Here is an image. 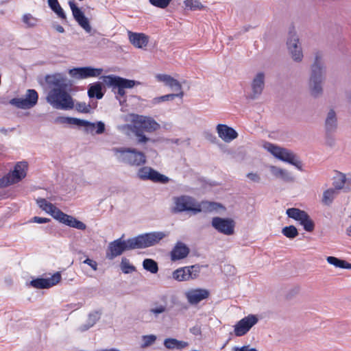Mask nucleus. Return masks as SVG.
<instances>
[{"label":"nucleus","mask_w":351,"mask_h":351,"mask_svg":"<svg viewBox=\"0 0 351 351\" xmlns=\"http://www.w3.org/2000/svg\"><path fill=\"white\" fill-rule=\"evenodd\" d=\"M269 169L271 174L276 178H280L287 182L293 181L291 173L285 169L273 165L270 166Z\"/></svg>","instance_id":"nucleus-27"},{"label":"nucleus","mask_w":351,"mask_h":351,"mask_svg":"<svg viewBox=\"0 0 351 351\" xmlns=\"http://www.w3.org/2000/svg\"><path fill=\"white\" fill-rule=\"evenodd\" d=\"M61 280V274L55 273L51 278H37L29 282V285L36 289H49L57 285Z\"/></svg>","instance_id":"nucleus-16"},{"label":"nucleus","mask_w":351,"mask_h":351,"mask_svg":"<svg viewBox=\"0 0 351 351\" xmlns=\"http://www.w3.org/2000/svg\"><path fill=\"white\" fill-rule=\"evenodd\" d=\"M347 182L346 175L342 173H339L337 176L334 178L332 185L335 190H341L344 188V186Z\"/></svg>","instance_id":"nucleus-36"},{"label":"nucleus","mask_w":351,"mask_h":351,"mask_svg":"<svg viewBox=\"0 0 351 351\" xmlns=\"http://www.w3.org/2000/svg\"><path fill=\"white\" fill-rule=\"evenodd\" d=\"M16 184L10 173L0 179V187L3 188Z\"/></svg>","instance_id":"nucleus-48"},{"label":"nucleus","mask_w":351,"mask_h":351,"mask_svg":"<svg viewBox=\"0 0 351 351\" xmlns=\"http://www.w3.org/2000/svg\"><path fill=\"white\" fill-rule=\"evenodd\" d=\"M258 321V319L255 315L251 314L243 317L234 325V335L237 337L246 335Z\"/></svg>","instance_id":"nucleus-13"},{"label":"nucleus","mask_w":351,"mask_h":351,"mask_svg":"<svg viewBox=\"0 0 351 351\" xmlns=\"http://www.w3.org/2000/svg\"><path fill=\"white\" fill-rule=\"evenodd\" d=\"M167 236L168 233L165 232H151L123 240L124 235H123L121 238L108 244L106 252V258L111 261L125 251L154 246Z\"/></svg>","instance_id":"nucleus-1"},{"label":"nucleus","mask_w":351,"mask_h":351,"mask_svg":"<svg viewBox=\"0 0 351 351\" xmlns=\"http://www.w3.org/2000/svg\"><path fill=\"white\" fill-rule=\"evenodd\" d=\"M265 147L276 158L285 162H287L293 154L289 149L280 147L271 143H267Z\"/></svg>","instance_id":"nucleus-20"},{"label":"nucleus","mask_w":351,"mask_h":351,"mask_svg":"<svg viewBox=\"0 0 351 351\" xmlns=\"http://www.w3.org/2000/svg\"><path fill=\"white\" fill-rule=\"evenodd\" d=\"M212 226L219 232L226 235H232L234 232L235 223L230 218L213 217Z\"/></svg>","instance_id":"nucleus-12"},{"label":"nucleus","mask_w":351,"mask_h":351,"mask_svg":"<svg viewBox=\"0 0 351 351\" xmlns=\"http://www.w3.org/2000/svg\"><path fill=\"white\" fill-rule=\"evenodd\" d=\"M183 95H184L183 91H180V93H178L167 94L165 95L156 97L153 98L149 101V104L151 106H154L160 104L162 102L173 100L176 97L182 98L183 97Z\"/></svg>","instance_id":"nucleus-29"},{"label":"nucleus","mask_w":351,"mask_h":351,"mask_svg":"<svg viewBox=\"0 0 351 351\" xmlns=\"http://www.w3.org/2000/svg\"><path fill=\"white\" fill-rule=\"evenodd\" d=\"M129 40L130 43L137 48H143L148 43V37L142 33H132L129 32Z\"/></svg>","instance_id":"nucleus-25"},{"label":"nucleus","mask_w":351,"mask_h":351,"mask_svg":"<svg viewBox=\"0 0 351 351\" xmlns=\"http://www.w3.org/2000/svg\"><path fill=\"white\" fill-rule=\"evenodd\" d=\"M83 263L88 265L95 271L97 269V263L93 260L88 258L83 261Z\"/></svg>","instance_id":"nucleus-57"},{"label":"nucleus","mask_w":351,"mask_h":351,"mask_svg":"<svg viewBox=\"0 0 351 351\" xmlns=\"http://www.w3.org/2000/svg\"><path fill=\"white\" fill-rule=\"evenodd\" d=\"M64 224L80 230H84L86 228V225L84 223L71 215H68Z\"/></svg>","instance_id":"nucleus-33"},{"label":"nucleus","mask_w":351,"mask_h":351,"mask_svg":"<svg viewBox=\"0 0 351 351\" xmlns=\"http://www.w3.org/2000/svg\"><path fill=\"white\" fill-rule=\"evenodd\" d=\"M200 271L198 265H191L179 268L173 272V279L178 281H186L191 279L196 278Z\"/></svg>","instance_id":"nucleus-14"},{"label":"nucleus","mask_w":351,"mask_h":351,"mask_svg":"<svg viewBox=\"0 0 351 351\" xmlns=\"http://www.w3.org/2000/svg\"><path fill=\"white\" fill-rule=\"evenodd\" d=\"M56 121L60 123L85 127V132L86 133H90L91 134H101L106 130L105 123L101 121H97L96 123H92L86 120L74 117H60L57 118Z\"/></svg>","instance_id":"nucleus-6"},{"label":"nucleus","mask_w":351,"mask_h":351,"mask_svg":"<svg viewBox=\"0 0 351 351\" xmlns=\"http://www.w3.org/2000/svg\"><path fill=\"white\" fill-rule=\"evenodd\" d=\"M332 133H328L326 132V145L330 147L335 146V139L332 135Z\"/></svg>","instance_id":"nucleus-52"},{"label":"nucleus","mask_w":351,"mask_h":351,"mask_svg":"<svg viewBox=\"0 0 351 351\" xmlns=\"http://www.w3.org/2000/svg\"><path fill=\"white\" fill-rule=\"evenodd\" d=\"M91 327H93V326L86 322V324L80 326L78 328V330L82 332H85V331L88 330L89 328H90Z\"/></svg>","instance_id":"nucleus-62"},{"label":"nucleus","mask_w":351,"mask_h":351,"mask_svg":"<svg viewBox=\"0 0 351 351\" xmlns=\"http://www.w3.org/2000/svg\"><path fill=\"white\" fill-rule=\"evenodd\" d=\"M204 134H205V137L207 140L210 141L212 143L215 142L217 138L213 134L209 133V132H205Z\"/></svg>","instance_id":"nucleus-61"},{"label":"nucleus","mask_w":351,"mask_h":351,"mask_svg":"<svg viewBox=\"0 0 351 351\" xmlns=\"http://www.w3.org/2000/svg\"><path fill=\"white\" fill-rule=\"evenodd\" d=\"M184 3L186 8L191 10H200L204 8V5L199 0H185Z\"/></svg>","instance_id":"nucleus-41"},{"label":"nucleus","mask_w":351,"mask_h":351,"mask_svg":"<svg viewBox=\"0 0 351 351\" xmlns=\"http://www.w3.org/2000/svg\"><path fill=\"white\" fill-rule=\"evenodd\" d=\"M133 121L134 129L147 132H155L160 128V124L150 117L136 115Z\"/></svg>","instance_id":"nucleus-10"},{"label":"nucleus","mask_w":351,"mask_h":351,"mask_svg":"<svg viewBox=\"0 0 351 351\" xmlns=\"http://www.w3.org/2000/svg\"><path fill=\"white\" fill-rule=\"evenodd\" d=\"M300 223L306 232H313L315 228V223L307 213L300 220Z\"/></svg>","instance_id":"nucleus-37"},{"label":"nucleus","mask_w":351,"mask_h":351,"mask_svg":"<svg viewBox=\"0 0 351 351\" xmlns=\"http://www.w3.org/2000/svg\"><path fill=\"white\" fill-rule=\"evenodd\" d=\"M38 100V94L34 89H27L25 98H13L10 104L20 109H30L34 107Z\"/></svg>","instance_id":"nucleus-8"},{"label":"nucleus","mask_w":351,"mask_h":351,"mask_svg":"<svg viewBox=\"0 0 351 351\" xmlns=\"http://www.w3.org/2000/svg\"><path fill=\"white\" fill-rule=\"evenodd\" d=\"M47 101L56 109L67 110L74 108V101L66 89H51L48 93Z\"/></svg>","instance_id":"nucleus-4"},{"label":"nucleus","mask_w":351,"mask_h":351,"mask_svg":"<svg viewBox=\"0 0 351 351\" xmlns=\"http://www.w3.org/2000/svg\"><path fill=\"white\" fill-rule=\"evenodd\" d=\"M112 87V90L116 94V98L119 99V103L122 104L126 100L125 99V88H121L119 86H110Z\"/></svg>","instance_id":"nucleus-43"},{"label":"nucleus","mask_w":351,"mask_h":351,"mask_svg":"<svg viewBox=\"0 0 351 351\" xmlns=\"http://www.w3.org/2000/svg\"><path fill=\"white\" fill-rule=\"evenodd\" d=\"M112 152L117 161L131 167H141L147 162L145 154L136 148L113 147Z\"/></svg>","instance_id":"nucleus-3"},{"label":"nucleus","mask_w":351,"mask_h":351,"mask_svg":"<svg viewBox=\"0 0 351 351\" xmlns=\"http://www.w3.org/2000/svg\"><path fill=\"white\" fill-rule=\"evenodd\" d=\"M337 194L336 190L332 188L324 191L322 198V204L326 206L331 205Z\"/></svg>","instance_id":"nucleus-32"},{"label":"nucleus","mask_w":351,"mask_h":351,"mask_svg":"<svg viewBox=\"0 0 351 351\" xmlns=\"http://www.w3.org/2000/svg\"><path fill=\"white\" fill-rule=\"evenodd\" d=\"M102 78L104 83L107 86H119L121 88H131L135 85L140 84L139 82L123 78L113 75L103 76Z\"/></svg>","instance_id":"nucleus-15"},{"label":"nucleus","mask_w":351,"mask_h":351,"mask_svg":"<svg viewBox=\"0 0 351 351\" xmlns=\"http://www.w3.org/2000/svg\"><path fill=\"white\" fill-rule=\"evenodd\" d=\"M74 106L75 107V109L77 111H78L79 112H82V113H89L90 112V104H86L85 102H77L75 106L74 105Z\"/></svg>","instance_id":"nucleus-47"},{"label":"nucleus","mask_w":351,"mask_h":351,"mask_svg":"<svg viewBox=\"0 0 351 351\" xmlns=\"http://www.w3.org/2000/svg\"><path fill=\"white\" fill-rule=\"evenodd\" d=\"M185 295L189 303L195 305L208 298L210 292L205 289H197L188 291Z\"/></svg>","instance_id":"nucleus-19"},{"label":"nucleus","mask_w":351,"mask_h":351,"mask_svg":"<svg viewBox=\"0 0 351 351\" xmlns=\"http://www.w3.org/2000/svg\"><path fill=\"white\" fill-rule=\"evenodd\" d=\"M103 84L101 82H97L90 84L88 88V95L90 98H97L101 99L104 95L102 91Z\"/></svg>","instance_id":"nucleus-28"},{"label":"nucleus","mask_w":351,"mask_h":351,"mask_svg":"<svg viewBox=\"0 0 351 351\" xmlns=\"http://www.w3.org/2000/svg\"><path fill=\"white\" fill-rule=\"evenodd\" d=\"M326 66L323 60V54L320 51L315 53L313 63L311 66L308 80V88L311 95L314 98L323 94V83L325 80Z\"/></svg>","instance_id":"nucleus-2"},{"label":"nucleus","mask_w":351,"mask_h":351,"mask_svg":"<svg viewBox=\"0 0 351 351\" xmlns=\"http://www.w3.org/2000/svg\"><path fill=\"white\" fill-rule=\"evenodd\" d=\"M71 9L73 18L86 32H91L92 27L88 19L85 16L84 12L75 5L73 1L69 2Z\"/></svg>","instance_id":"nucleus-18"},{"label":"nucleus","mask_w":351,"mask_h":351,"mask_svg":"<svg viewBox=\"0 0 351 351\" xmlns=\"http://www.w3.org/2000/svg\"><path fill=\"white\" fill-rule=\"evenodd\" d=\"M282 233L290 239L295 238L299 234L298 229L293 225L284 227L282 230Z\"/></svg>","instance_id":"nucleus-39"},{"label":"nucleus","mask_w":351,"mask_h":351,"mask_svg":"<svg viewBox=\"0 0 351 351\" xmlns=\"http://www.w3.org/2000/svg\"><path fill=\"white\" fill-rule=\"evenodd\" d=\"M173 202L174 206L172 208V213H173L191 212L193 215H196L202 211V204L189 195L173 197Z\"/></svg>","instance_id":"nucleus-5"},{"label":"nucleus","mask_w":351,"mask_h":351,"mask_svg":"<svg viewBox=\"0 0 351 351\" xmlns=\"http://www.w3.org/2000/svg\"><path fill=\"white\" fill-rule=\"evenodd\" d=\"M104 70L101 68H94L92 66H82L71 69L69 74L75 79L83 80L88 77H99Z\"/></svg>","instance_id":"nucleus-11"},{"label":"nucleus","mask_w":351,"mask_h":351,"mask_svg":"<svg viewBox=\"0 0 351 351\" xmlns=\"http://www.w3.org/2000/svg\"><path fill=\"white\" fill-rule=\"evenodd\" d=\"M149 1L155 7L165 8L169 5L171 0H149Z\"/></svg>","instance_id":"nucleus-49"},{"label":"nucleus","mask_w":351,"mask_h":351,"mask_svg":"<svg viewBox=\"0 0 351 351\" xmlns=\"http://www.w3.org/2000/svg\"><path fill=\"white\" fill-rule=\"evenodd\" d=\"M189 343L184 341H179L173 338H167L164 341V346L167 349L173 350H182L188 346Z\"/></svg>","instance_id":"nucleus-30"},{"label":"nucleus","mask_w":351,"mask_h":351,"mask_svg":"<svg viewBox=\"0 0 351 351\" xmlns=\"http://www.w3.org/2000/svg\"><path fill=\"white\" fill-rule=\"evenodd\" d=\"M265 87V74L263 72L258 73L251 84L252 93L247 96L250 99H256L262 94Z\"/></svg>","instance_id":"nucleus-17"},{"label":"nucleus","mask_w":351,"mask_h":351,"mask_svg":"<svg viewBox=\"0 0 351 351\" xmlns=\"http://www.w3.org/2000/svg\"><path fill=\"white\" fill-rule=\"evenodd\" d=\"M136 176L141 180H151L154 182L161 184H167L169 181V178L167 176L147 166L141 167L138 170Z\"/></svg>","instance_id":"nucleus-9"},{"label":"nucleus","mask_w":351,"mask_h":351,"mask_svg":"<svg viewBox=\"0 0 351 351\" xmlns=\"http://www.w3.org/2000/svg\"><path fill=\"white\" fill-rule=\"evenodd\" d=\"M167 308L166 305L158 304L157 302L154 304V306L149 310L150 315H152L155 319L158 318L159 315L166 312Z\"/></svg>","instance_id":"nucleus-38"},{"label":"nucleus","mask_w":351,"mask_h":351,"mask_svg":"<svg viewBox=\"0 0 351 351\" xmlns=\"http://www.w3.org/2000/svg\"><path fill=\"white\" fill-rule=\"evenodd\" d=\"M326 260L329 264L332 265L336 267L348 269H351V263L337 257L328 256Z\"/></svg>","instance_id":"nucleus-31"},{"label":"nucleus","mask_w":351,"mask_h":351,"mask_svg":"<svg viewBox=\"0 0 351 351\" xmlns=\"http://www.w3.org/2000/svg\"><path fill=\"white\" fill-rule=\"evenodd\" d=\"M51 215L60 223H64L66 219L68 218L69 215L63 213L61 210L56 206Z\"/></svg>","instance_id":"nucleus-42"},{"label":"nucleus","mask_w":351,"mask_h":351,"mask_svg":"<svg viewBox=\"0 0 351 351\" xmlns=\"http://www.w3.org/2000/svg\"><path fill=\"white\" fill-rule=\"evenodd\" d=\"M56 208V206L51 204V203H49L47 204V206L45 207V211L47 212V213L49 214H51L52 211L53 210V209Z\"/></svg>","instance_id":"nucleus-63"},{"label":"nucleus","mask_w":351,"mask_h":351,"mask_svg":"<svg viewBox=\"0 0 351 351\" xmlns=\"http://www.w3.org/2000/svg\"><path fill=\"white\" fill-rule=\"evenodd\" d=\"M306 212L297 208H290L286 210V214L289 218L300 221Z\"/></svg>","instance_id":"nucleus-34"},{"label":"nucleus","mask_w":351,"mask_h":351,"mask_svg":"<svg viewBox=\"0 0 351 351\" xmlns=\"http://www.w3.org/2000/svg\"><path fill=\"white\" fill-rule=\"evenodd\" d=\"M156 78L158 81L165 82L167 86L169 85V82L173 79L172 77L166 74H158L156 75Z\"/></svg>","instance_id":"nucleus-53"},{"label":"nucleus","mask_w":351,"mask_h":351,"mask_svg":"<svg viewBox=\"0 0 351 351\" xmlns=\"http://www.w3.org/2000/svg\"><path fill=\"white\" fill-rule=\"evenodd\" d=\"M289 55L293 61L300 63L304 58L302 45L298 36L294 31H290L287 40Z\"/></svg>","instance_id":"nucleus-7"},{"label":"nucleus","mask_w":351,"mask_h":351,"mask_svg":"<svg viewBox=\"0 0 351 351\" xmlns=\"http://www.w3.org/2000/svg\"><path fill=\"white\" fill-rule=\"evenodd\" d=\"M143 267L144 269L152 274H156L158 271L157 262L152 258H145L143 262Z\"/></svg>","instance_id":"nucleus-35"},{"label":"nucleus","mask_w":351,"mask_h":351,"mask_svg":"<svg viewBox=\"0 0 351 351\" xmlns=\"http://www.w3.org/2000/svg\"><path fill=\"white\" fill-rule=\"evenodd\" d=\"M50 221L49 219L48 218H45V217H33L32 221L34 222V223H47Z\"/></svg>","instance_id":"nucleus-58"},{"label":"nucleus","mask_w":351,"mask_h":351,"mask_svg":"<svg viewBox=\"0 0 351 351\" xmlns=\"http://www.w3.org/2000/svg\"><path fill=\"white\" fill-rule=\"evenodd\" d=\"M190 332L194 335H200L202 333L201 327L199 325H195L190 328Z\"/></svg>","instance_id":"nucleus-60"},{"label":"nucleus","mask_w":351,"mask_h":351,"mask_svg":"<svg viewBox=\"0 0 351 351\" xmlns=\"http://www.w3.org/2000/svg\"><path fill=\"white\" fill-rule=\"evenodd\" d=\"M168 86L171 87L174 91H179V93H180V91H182L181 84L177 80L174 78L171 80Z\"/></svg>","instance_id":"nucleus-51"},{"label":"nucleus","mask_w":351,"mask_h":351,"mask_svg":"<svg viewBox=\"0 0 351 351\" xmlns=\"http://www.w3.org/2000/svg\"><path fill=\"white\" fill-rule=\"evenodd\" d=\"M36 202L38 205V206L42 208L43 210H45V207L47 206L48 204L50 202H48L44 198H39L36 200Z\"/></svg>","instance_id":"nucleus-59"},{"label":"nucleus","mask_w":351,"mask_h":351,"mask_svg":"<svg viewBox=\"0 0 351 351\" xmlns=\"http://www.w3.org/2000/svg\"><path fill=\"white\" fill-rule=\"evenodd\" d=\"M27 168V162L25 161L19 162L15 165L14 170L9 173L15 183H18L26 177Z\"/></svg>","instance_id":"nucleus-24"},{"label":"nucleus","mask_w":351,"mask_h":351,"mask_svg":"<svg viewBox=\"0 0 351 351\" xmlns=\"http://www.w3.org/2000/svg\"><path fill=\"white\" fill-rule=\"evenodd\" d=\"M247 177L254 182L259 183L261 182V177L258 174L255 173H249Z\"/></svg>","instance_id":"nucleus-55"},{"label":"nucleus","mask_w":351,"mask_h":351,"mask_svg":"<svg viewBox=\"0 0 351 351\" xmlns=\"http://www.w3.org/2000/svg\"><path fill=\"white\" fill-rule=\"evenodd\" d=\"M23 22L28 27H34L36 25L37 19L33 17L32 14H26L23 16Z\"/></svg>","instance_id":"nucleus-46"},{"label":"nucleus","mask_w":351,"mask_h":351,"mask_svg":"<svg viewBox=\"0 0 351 351\" xmlns=\"http://www.w3.org/2000/svg\"><path fill=\"white\" fill-rule=\"evenodd\" d=\"M100 315L97 311H94L89 313L87 323L93 326L96 322L99 319Z\"/></svg>","instance_id":"nucleus-50"},{"label":"nucleus","mask_w":351,"mask_h":351,"mask_svg":"<svg viewBox=\"0 0 351 351\" xmlns=\"http://www.w3.org/2000/svg\"><path fill=\"white\" fill-rule=\"evenodd\" d=\"M298 157L293 153L289 160L287 162L292 165L295 162V161H298Z\"/></svg>","instance_id":"nucleus-64"},{"label":"nucleus","mask_w":351,"mask_h":351,"mask_svg":"<svg viewBox=\"0 0 351 351\" xmlns=\"http://www.w3.org/2000/svg\"><path fill=\"white\" fill-rule=\"evenodd\" d=\"M54 12L62 19L66 20V14L63 10V9L61 8L60 5H58V7L56 8V10H54Z\"/></svg>","instance_id":"nucleus-56"},{"label":"nucleus","mask_w":351,"mask_h":351,"mask_svg":"<svg viewBox=\"0 0 351 351\" xmlns=\"http://www.w3.org/2000/svg\"><path fill=\"white\" fill-rule=\"evenodd\" d=\"M133 132L137 137V143L138 144L146 143L147 142H148L149 141V138H147L143 134V131H141V130H136V129L133 128Z\"/></svg>","instance_id":"nucleus-45"},{"label":"nucleus","mask_w":351,"mask_h":351,"mask_svg":"<svg viewBox=\"0 0 351 351\" xmlns=\"http://www.w3.org/2000/svg\"><path fill=\"white\" fill-rule=\"evenodd\" d=\"M232 351H258L254 348H250L249 345L243 346L242 347L234 346L232 348Z\"/></svg>","instance_id":"nucleus-54"},{"label":"nucleus","mask_w":351,"mask_h":351,"mask_svg":"<svg viewBox=\"0 0 351 351\" xmlns=\"http://www.w3.org/2000/svg\"><path fill=\"white\" fill-rule=\"evenodd\" d=\"M189 252L190 250L186 244L178 241L171 252V259L173 261L183 259L188 256Z\"/></svg>","instance_id":"nucleus-23"},{"label":"nucleus","mask_w":351,"mask_h":351,"mask_svg":"<svg viewBox=\"0 0 351 351\" xmlns=\"http://www.w3.org/2000/svg\"><path fill=\"white\" fill-rule=\"evenodd\" d=\"M337 128V118L336 112L330 109L327 114L325 120V130L328 133H333Z\"/></svg>","instance_id":"nucleus-26"},{"label":"nucleus","mask_w":351,"mask_h":351,"mask_svg":"<svg viewBox=\"0 0 351 351\" xmlns=\"http://www.w3.org/2000/svg\"><path fill=\"white\" fill-rule=\"evenodd\" d=\"M66 79L61 73L53 75H47L45 77V82L49 86H53L52 89H66Z\"/></svg>","instance_id":"nucleus-22"},{"label":"nucleus","mask_w":351,"mask_h":351,"mask_svg":"<svg viewBox=\"0 0 351 351\" xmlns=\"http://www.w3.org/2000/svg\"><path fill=\"white\" fill-rule=\"evenodd\" d=\"M143 343L142 348H145L152 345L156 340V336L154 335H143L142 337Z\"/></svg>","instance_id":"nucleus-44"},{"label":"nucleus","mask_w":351,"mask_h":351,"mask_svg":"<svg viewBox=\"0 0 351 351\" xmlns=\"http://www.w3.org/2000/svg\"><path fill=\"white\" fill-rule=\"evenodd\" d=\"M121 269L124 274H130L136 270V267L131 265L130 261L125 258L123 257L121 262Z\"/></svg>","instance_id":"nucleus-40"},{"label":"nucleus","mask_w":351,"mask_h":351,"mask_svg":"<svg viewBox=\"0 0 351 351\" xmlns=\"http://www.w3.org/2000/svg\"><path fill=\"white\" fill-rule=\"evenodd\" d=\"M216 129L219 136L226 143L231 142L238 136L236 130L226 125L218 124Z\"/></svg>","instance_id":"nucleus-21"}]
</instances>
